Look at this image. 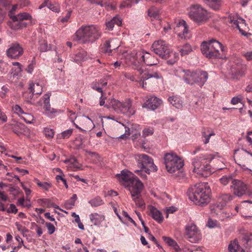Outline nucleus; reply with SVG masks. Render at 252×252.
<instances>
[{
  "mask_svg": "<svg viewBox=\"0 0 252 252\" xmlns=\"http://www.w3.org/2000/svg\"><path fill=\"white\" fill-rule=\"evenodd\" d=\"M180 76L187 84L190 85L197 84L201 87L206 82L208 74L205 71L183 69L180 72Z\"/></svg>",
  "mask_w": 252,
  "mask_h": 252,
  "instance_id": "obj_7",
  "label": "nucleus"
},
{
  "mask_svg": "<svg viewBox=\"0 0 252 252\" xmlns=\"http://www.w3.org/2000/svg\"><path fill=\"white\" fill-rule=\"evenodd\" d=\"M75 202L70 198L67 200L64 204L65 208L67 209H70L74 206Z\"/></svg>",
  "mask_w": 252,
  "mask_h": 252,
  "instance_id": "obj_53",
  "label": "nucleus"
},
{
  "mask_svg": "<svg viewBox=\"0 0 252 252\" xmlns=\"http://www.w3.org/2000/svg\"><path fill=\"white\" fill-rule=\"evenodd\" d=\"M229 22L232 24L233 27L237 28L242 35H247V33L241 29L240 26V25H241V26L245 25V21L243 19L239 18L237 15L232 16L231 15L229 17Z\"/></svg>",
  "mask_w": 252,
  "mask_h": 252,
  "instance_id": "obj_21",
  "label": "nucleus"
},
{
  "mask_svg": "<svg viewBox=\"0 0 252 252\" xmlns=\"http://www.w3.org/2000/svg\"><path fill=\"white\" fill-rule=\"evenodd\" d=\"M189 16L199 25L205 22L209 18L207 11L199 4L192 5L190 7Z\"/></svg>",
  "mask_w": 252,
  "mask_h": 252,
  "instance_id": "obj_10",
  "label": "nucleus"
},
{
  "mask_svg": "<svg viewBox=\"0 0 252 252\" xmlns=\"http://www.w3.org/2000/svg\"><path fill=\"white\" fill-rule=\"evenodd\" d=\"M12 65L14 66H17V68L15 69V71L17 73H19L22 71V69L21 67V65L19 62H13Z\"/></svg>",
  "mask_w": 252,
  "mask_h": 252,
  "instance_id": "obj_62",
  "label": "nucleus"
},
{
  "mask_svg": "<svg viewBox=\"0 0 252 252\" xmlns=\"http://www.w3.org/2000/svg\"><path fill=\"white\" fill-rule=\"evenodd\" d=\"M168 101L174 107L178 109L182 107V102L180 98L177 96H169L168 98Z\"/></svg>",
  "mask_w": 252,
  "mask_h": 252,
  "instance_id": "obj_32",
  "label": "nucleus"
},
{
  "mask_svg": "<svg viewBox=\"0 0 252 252\" xmlns=\"http://www.w3.org/2000/svg\"><path fill=\"white\" fill-rule=\"evenodd\" d=\"M233 199V196L229 193L222 194L218 198L219 204L218 205V207L221 209L227 203L232 200Z\"/></svg>",
  "mask_w": 252,
  "mask_h": 252,
  "instance_id": "obj_25",
  "label": "nucleus"
},
{
  "mask_svg": "<svg viewBox=\"0 0 252 252\" xmlns=\"http://www.w3.org/2000/svg\"><path fill=\"white\" fill-rule=\"evenodd\" d=\"M11 19L13 22H18L17 28L19 29L26 27V24L23 22V20H31L32 16L28 13L23 12L11 16Z\"/></svg>",
  "mask_w": 252,
  "mask_h": 252,
  "instance_id": "obj_20",
  "label": "nucleus"
},
{
  "mask_svg": "<svg viewBox=\"0 0 252 252\" xmlns=\"http://www.w3.org/2000/svg\"><path fill=\"white\" fill-rule=\"evenodd\" d=\"M159 10L156 7L152 6L148 10V15L149 17L154 18H158Z\"/></svg>",
  "mask_w": 252,
  "mask_h": 252,
  "instance_id": "obj_39",
  "label": "nucleus"
},
{
  "mask_svg": "<svg viewBox=\"0 0 252 252\" xmlns=\"http://www.w3.org/2000/svg\"><path fill=\"white\" fill-rule=\"evenodd\" d=\"M235 180L232 175H224L220 179L221 184L224 186L227 185L229 183H231L232 185Z\"/></svg>",
  "mask_w": 252,
  "mask_h": 252,
  "instance_id": "obj_37",
  "label": "nucleus"
},
{
  "mask_svg": "<svg viewBox=\"0 0 252 252\" xmlns=\"http://www.w3.org/2000/svg\"><path fill=\"white\" fill-rule=\"evenodd\" d=\"M135 159L137 161V166L144 169L147 174H149L151 172L157 171V167L154 164L153 159L149 156L143 154L136 155Z\"/></svg>",
  "mask_w": 252,
  "mask_h": 252,
  "instance_id": "obj_11",
  "label": "nucleus"
},
{
  "mask_svg": "<svg viewBox=\"0 0 252 252\" xmlns=\"http://www.w3.org/2000/svg\"><path fill=\"white\" fill-rule=\"evenodd\" d=\"M152 48L155 54L162 59H167L170 56L171 50L168 44L163 40H159L154 42Z\"/></svg>",
  "mask_w": 252,
  "mask_h": 252,
  "instance_id": "obj_12",
  "label": "nucleus"
},
{
  "mask_svg": "<svg viewBox=\"0 0 252 252\" xmlns=\"http://www.w3.org/2000/svg\"><path fill=\"white\" fill-rule=\"evenodd\" d=\"M154 130L153 128H145L143 130L142 136L144 137L151 135L153 134Z\"/></svg>",
  "mask_w": 252,
  "mask_h": 252,
  "instance_id": "obj_51",
  "label": "nucleus"
},
{
  "mask_svg": "<svg viewBox=\"0 0 252 252\" xmlns=\"http://www.w3.org/2000/svg\"><path fill=\"white\" fill-rule=\"evenodd\" d=\"M89 203L93 207H96L104 204L103 200L99 196H96L89 201Z\"/></svg>",
  "mask_w": 252,
  "mask_h": 252,
  "instance_id": "obj_36",
  "label": "nucleus"
},
{
  "mask_svg": "<svg viewBox=\"0 0 252 252\" xmlns=\"http://www.w3.org/2000/svg\"><path fill=\"white\" fill-rule=\"evenodd\" d=\"M12 110L15 113L18 114L19 115L21 114H24L25 113L23 111L22 108L19 105L17 104L15 105L14 106H13Z\"/></svg>",
  "mask_w": 252,
  "mask_h": 252,
  "instance_id": "obj_49",
  "label": "nucleus"
},
{
  "mask_svg": "<svg viewBox=\"0 0 252 252\" xmlns=\"http://www.w3.org/2000/svg\"><path fill=\"white\" fill-rule=\"evenodd\" d=\"M35 64V62L34 60H32V62L29 64L27 67L26 70L29 73H32L33 71L34 65Z\"/></svg>",
  "mask_w": 252,
  "mask_h": 252,
  "instance_id": "obj_55",
  "label": "nucleus"
},
{
  "mask_svg": "<svg viewBox=\"0 0 252 252\" xmlns=\"http://www.w3.org/2000/svg\"><path fill=\"white\" fill-rule=\"evenodd\" d=\"M239 152V154L240 155L244 156L245 153H247L248 154L250 155L252 157V153L246 150L243 149L241 150V151H239V150H236L234 151V154H237V153Z\"/></svg>",
  "mask_w": 252,
  "mask_h": 252,
  "instance_id": "obj_60",
  "label": "nucleus"
},
{
  "mask_svg": "<svg viewBox=\"0 0 252 252\" xmlns=\"http://www.w3.org/2000/svg\"><path fill=\"white\" fill-rule=\"evenodd\" d=\"M29 89L34 94H40L42 92V87L38 83L30 84Z\"/></svg>",
  "mask_w": 252,
  "mask_h": 252,
  "instance_id": "obj_34",
  "label": "nucleus"
},
{
  "mask_svg": "<svg viewBox=\"0 0 252 252\" xmlns=\"http://www.w3.org/2000/svg\"><path fill=\"white\" fill-rule=\"evenodd\" d=\"M51 48V45H48L46 41L44 40H41L39 41V46L38 49L40 52H46L50 50Z\"/></svg>",
  "mask_w": 252,
  "mask_h": 252,
  "instance_id": "obj_38",
  "label": "nucleus"
},
{
  "mask_svg": "<svg viewBox=\"0 0 252 252\" xmlns=\"http://www.w3.org/2000/svg\"><path fill=\"white\" fill-rule=\"evenodd\" d=\"M202 136L205 138V140L204 141L205 144H207L209 142L210 137L215 135L214 132L212 131L209 133V134H206L205 132H202Z\"/></svg>",
  "mask_w": 252,
  "mask_h": 252,
  "instance_id": "obj_48",
  "label": "nucleus"
},
{
  "mask_svg": "<svg viewBox=\"0 0 252 252\" xmlns=\"http://www.w3.org/2000/svg\"><path fill=\"white\" fill-rule=\"evenodd\" d=\"M23 48L17 42L11 44L6 51L7 57L13 59H18L23 55Z\"/></svg>",
  "mask_w": 252,
  "mask_h": 252,
  "instance_id": "obj_14",
  "label": "nucleus"
},
{
  "mask_svg": "<svg viewBox=\"0 0 252 252\" xmlns=\"http://www.w3.org/2000/svg\"><path fill=\"white\" fill-rule=\"evenodd\" d=\"M241 243L246 249L252 247V233H246L241 239Z\"/></svg>",
  "mask_w": 252,
  "mask_h": 252,
  "instance_id": "obj_27",
  "label": "nucleus"
},
{
  "mask_svg": "<svg viewBox=\"0 0 252 252\" xmlns=\"http://www.w3.org/2000/svg\"><path fill=\"white\" fill-rule=\"evenodd\" d=\"M207 225L210 228L215 227L217 226V221L210 219L208 220Z\"/></svg>",
  "mask_w": 252,
  "mask_h": 252,
  "instance_id": "obj_57",
  "label": "nucleus"
},
{
  "mask_svg": "<svg viewBox=\"0 0 252 252\" xmlns=\"http://www.w3.org/2000/svg\"><path fill=\"white\" fill-rule=\"evenodd\" d=\"M140 0H126L121 4L120 7L121 8L131 7L133 4L137 3Z\"/></svg>",
  "mask_w": 252,
  "mask_h": 252,
  "instance_id": "obj_40",
  "label": "nucleus"
},
{
  "mask_svg": "<svg viewBox=\"0 0 252 252\" xmlns=\"http://www.w3.org/2000/svg\"><path fill=\"white\" fill-rule=\"evenodd\" d=\"M71 15V11H68L66 15L61 19L60 22L62 23L67 22L70 18Z\"/></svg>",
  "mask_w": 252,
  "mask_h": 252,
  "instance_id": "obj_63",
  "label": "nucleus"
},
{
  "mask_svg": "<svg viewBox=\"0 0 252 252\" xmlns=\"http://www.w3.org/2000/svg\"><path fill=\"white\" fill-rule=\"evenodd\" d=\"M192 51V49L191 45L188 43H186L183 46L178 47V51L182 56L189 54Z\"/></svg>",
  "mask_w": 252,
  "mask_h": 252,
  "instance_id": "obj_33",
  "label": "nucleus"
},
{
  "mask_svg": "<svg viewBox=\"0 0 252 252\" xmlns=\"http://www.w3.org/2000/svg\"><path fill=\"white\" fill-rule=\"evenodd\" d=\"M48 7L49 9L56 12H58L60 11V7L58 5H54L50 3L49 4H48Z\"/></svg>",
  "mask_w": 252,
  "mask_h": 252,
  "instance_id": "obj_58",
  "label": "nucleus"
},
{
  "mask_svg": "<svg viewBox=\"0 0 252 252\" xmlns=\"http://www.w3.org/2000/svg\"><path fill=\"white\" fill-rule=\"evenodd\" d=\"M123 75H124V76L126 78L130 80L131 81H138V82H139L140 86H141L142 87V85L140 84V78H139V80L138 81V80H136L135 77V76L133 74L130 73H128V72H124L123 73Z\"/></svg>",
  "mask_w": 252,
  "mask_h": 252,
  "instance_id": "obj_47",
  "label": "nucleus"
},
{
  "mask_svg": "<svg viewBox=\"0 0 252 252\" xmlns=\"http://www.w3.org/2000/svg\"><path fill=\"white\" fill-rule=\"evenodd\" d=\"M87 58V52L84 50L80 51L76 54L73 58L74 61L76 63H80L83 61Z\"/></svg>",
  "mask_w": 252,
  "mask_h": 252,
  "instance_id": "obj_35",
  "label": "nucleus"
},
{
  "mask_svg": "<svg viewBox=\"0 0 252 252\" xmlns=\"http://www.w3.org/2000/svg\"><path fill=\"white\" fill-rule=\"evenodd\" d=\"M138 55L140 58L139 62L141 65L145 64L152 66L157 65L158 63V61L156 58L149 53L143 50H141V52Z\"/></svg>",
  "mask_w": 252,
  "mask_h": 252,
  "instance_id": "obj_15",
  "label": "nucleus"
},
{
  "mask_svg": "<svg viewBox=\"0 0 252 252\" xmlns=\"http://www.w3.org/2000/svg\"><path fill=\"white\" fill-rule=\"evenodd\" d=\"M7 212L8 213L16 214L18 212V209L14 204H10L9 207L7 210Z\"/></svg>",
  "mask_w": 252,
  "mask_h": 252,
  "instance_id": "obj_54",
  "label": "nucleus"
},
{
  "mask_svg": "<svg viewBox=\"0 0 252 252\" xmlns=\"http://www.w3.org/2000/svg\"><path fill=\"white\" fill-rule=\"evenodd\" d=\"M216 157H219V153L202 154L192 159L193 171L202 177H207L213 172L210 162Z\"/></svg>",
  "mask_w": 252,
  "mask_h": 252,
  "instance_id": "obj_5",
  "label": "nucleus"
},
{
  "mask_svg": "<svg viewBox=\"0 0 252 252\" xmlns=\"http://www.w3.org/2000/svg\"><path fill=\"white\" fill-rule=\"evenodd\" d=\"M109 105L114 110L118 112L131 116L135 114V110L132 106V101L129 98H127L123 102L115 99H109Z\"/></svg>",
  "mask_w": 252,
  "mask_h": 252,
  "instance_id": "obj_9",
  "label": "nucleus"
},
{
  "mask_svg": "<svg viewBox=\"0 0 252 252\" xmlns=\"http://www.w3.org/2000/svg\"><path fill=\"white\" fill-rule=\"evenodd\" d=\"M32 226H34L36 228V232L37 233V234L38 235V236H40L43 233V231H42V229L41 228V227L39 226H38V225H37L36 224H35L34 222L32 223Z\"/></svg>",
  "mask_w": 252,
  "mask_h": 252,
  "instance_id": "obj_59",
  "label": "nucleus"
},
{
  "mask_svg": "<svg viewBox=\"0 0 252 252\" xmlns=\"http://www.w3.org/2000/svg\"><path fill=\"white\" fill-rule=\"evenodd\" d=\"M15 225L17 227V229L18 231L21 232L22 233H24L25 232H27L28 231V230L26 229L24 227H23V226L19 224L18 222L15 223Z\"/></svg>",
  "mask_w": 252,
  "mask_h": 252,
  "instance_id": "obj_61",
  "label": "nucleus"
},
{
  "mask_svg": "<svg viewBox=\"0 0 252 252\" xmlns=\"http://www.w3.org/2000/svg\"><path fill=\"white\" fill-rule=\"evenodd\" d=\"M119 46V42L118 39H112L105 41L102 47V51L110 55L112 54V51L118 49Z\"/></svg>",
  "mask_w": 252,
  "mask_h": 252,
  "instance_id": "obj_19",
  "label": "nucleus"
},
{
  "mask_svg": "<svg viewBox=\"0 0 252 252\" xmlns=\"http://www.w3.org/2000/svg\"><path fill=\"white\" fill-rule=\"evenodd\" d=\"M21 118L27 124H31L33 120V116L29 114L24 113Z\"/></svg>",
  "mask_w": 252,
  "mask_h": 252,
  "instance_id": "obj_45",
  "label": "nucleus"
},
{
  "mask_svg": "<svg viewBox=\"0 0 252 252\" xmlns=\"http://www.w3.org/2000/svg\"><path fill=\"white\" fill-rule=\"evenodd\" d=\"M90 219L91 221L94 225H97L100 224L104 220L105 217L103 215L95 213H92L90 215Z\"/></svg>",
  "mask_w": 252,
  "mask_h": 252,
  "instance_id": "obj_29",
  "label": "nucleus"
},
{
  "mask_svg": "<svg viewBox=\"0 0 252 252\" xmlns=\"http://www.w3.org/2000/svg\"><path fill=\"white\" fill-rule=\"evenodd\" d=\"M140 52L141 50L138 51L133 50L130 52H125L123 53V56L125 58V62L128 65H132L135 67V68L139 71L140 78V83L142 85L143 88L146 89V80L152 78L157 79H160L162 78V76L158 72L141 69V64H140L139 62L140 58L138 55Z\"/></svg>",
  "mask_w": 252,
  "mask_h": 252,
  "instance_id": "obj_2",
  "label": "nucleus"
},
{
  "mask_svg": "<svg viewBox=\"0 0 252 252\" xmlns=\"http://www.w3.org/2000/svg\"><path fill=\"white\" fill-rule=\"evenodd\" d=\"M134 172L139 176L142 179H146L147 175L146 172H145L144 169H141L140 170H135Z\"/></svg>",
  "mask_w": 252,
  "mask_h": 252,
  "instance_id": "obj_52",
  "label": "nucleus"
},
{
  "mask_svg": "<svg viewBox=\"0 0 252 252\" xmlns=\"http://www.w3.org/2000/svg\"><path fill=\"white\" fill-rule=\"evenodd\" d=\"M161 100L157 97L149 96L147 97V100L143 104L142 107L155 110L161 105Z\"/></svg>",
  "mask_w": 252,
  "mask_h": 252,
  "instance_id": "obj_18",
  "label": "nucleus"
},
{
  "mask_svg": "<svg viewBox=\"0 0 252 252\" xmlns=\"http://www.w3.org/2000/svg\"><path fill=\"white\" fill-rule=\"evenodd\" d=\"M176 32H178V35L181 38H185L186 35L188 33V25L185 21L182 20L179 21L175 28Z\"/></svg>",
  "mask_w": 252,
  "mask_h": 252,
  "instance_id": "obj_22",
  "label": "nucleus"
},
{
  "mask_svg": "<svg viewBox=\"0 0 252 252\" xmlns=\"http://www.w3.org/2000/svg\"><path fill=\"white\" fill-rule=\"evenodd\" d=\"M186 235L191 243H196L201 239L202 236L199 229L196 225L190 223L186 227Z\"/></svg>",
  "mask_w": 252,
  "mask_h": 252,
  "instance_id": "obj_13",
  "label": "nucleus"
},
{
  "mask_svg": "<svg viewBox=\"0 0 252 252\" xmlns=\"http://www.w3.org/2000/svg\"><path fill=\"white\" fill-rule=\"evenodd\" d=\"M35 181L38 186L41 188L45 190H48L51 187V184L48 182H41L38 179H35Z\"/></svg>",
  "mask_w": 252,
  "mask_h": 252,
  "instance_id": "obj_42",
  "label": "nucleus"
},
{
  "mask_svg": "<svg viewBox=\"0 0 252 252\" xmlns=\"http://www.w3.org/2000/svg\"><path fill=\"white\" fill-rule=\"evenodd\" d=\"M211 189L207 183H199L190 187L187 192L189 199L196 205L203 206L210 200Z\"/></svg>",
  "mask_w": 252,
  "mask_h": 252,
  "instance_id": "obj_3",
  "label": "nucleus"
},
{
  "mask_svg": "<svg viewBox=\"0 0 252 252\" xmlns=\"http://www.w3.org/2000/svg\"><path fill=\"white\" fill-rule=\"evenodd\" d=\"M45 225L47 228L48 232L49 234H52L55 231V227L54 225L50 222H46Z\"/></svg>",
  "mask_w": 252,
  "mask_h": 252,
  "instance_id": "obj_50",
  "label": "nucleus"
},
{
  "mask_svg": "<svg viewBox=\"0 0 252 252\" xmlns=\"http://www.w3.org/2000/svg\"><path fill=\"white\" fill-rule=\"evenodd\" d=\"M44 133L46 137L48 138H52L55 134V132L53 129L46 127L44 129Z\"/></svg>",
  "mask_w": 252,
  "mask_h": 252,
  "instance_id": "obj_43",
  "label": "nucleus"
},
{
  "mask_svg": "<svg viewBox=\"0 0 252 252\" xmlns=\"http://www.w3.org/2000/svg\"><path fill=\"white\" fill-rule=\"evenodd\" d=\"M200 48L202 54L208 59H223L225 57V47L215 39L203 41Z\"/></svg>",
  "mask_w": 252,
  "mask_h": 252,
  "instance_id": "obj_6",
  "label": "nucleus"
},
{
  "mask_svg": "<svg viewBox=\"0 0 252 252\" xmlns=\"http://www.w3.org/2000/svg\"><path fill=\"white\" fill-rule=\"evenodd\" d=\"M228 251L229 252H245L236 239L230 242L228 245Z\"/></svg>",
  "mask_w": 252,
  "mask_h": 252,
  "instance_id": "obj_28",
  "label": "nucleus"
},
{
  "mask_svg": "<svg viewBox=\"0 0 252 252\" xmlns=\"http://www.w3.org/2000/svg\"><path fill=\"white\" fill-rule=\"evenodd\" d=\"M241 213H247L246 217H252V201L245 200L241 203Z\"/></svg>",
  "mask_w": 252,
  "mask_h": 252,
  "instance_id": "obj_23",
  "label": "nucleus"
},
{
  "mask_svg": "<svg viewBox=\"0 0 252 252\" xmlns=\"http://www.w3.org/2000/svg\"><path fill=\"white\" fill-rule=\"evenodd\" d=\"M72 129H69L63 131L59 136H61L63 139L68 138L72 134Z\"/></svg>",
  "mask_w": 252,
  "mask_h": 252,
  "instance_id": "obj_44",
  "label": "nucleus"
},
{
  "mask_svg": "<svg viewBox=\"0 0 252 252\" xmlns=\"http://www.w3.org/2000/svg\"><path fill=\"white\" fill-rule=\"evenodd\" d=\"M116 176L121 185L128 188L136 205L139 208H144L145 204L141 196L144 185L139 179L133 173L126 170H122L120 174H117Z\"/></svg>",
  "mask_w": 252,
  "mask_h": 252,
  "instance_id": "obj_1",
  "label": "nucleus"
},
{
  "mask_svg": "<svg viewBox=\"0 0 252 252\" xmlns=\"http://www.w3.org/2000/svg\"><path fill=\"white\" fill-rule=\"evenodd\" d=\"M162 239L168 246L173 247L176 252H178L180 250V248L177 242L171 238L163 236Z\"/></svg>",
  "mask_w": 252,
  "mask_h": 252,
  "instance_id": "obj_31",
  "label": "nucleus"
},
{
  "mask_svg": "<svg viewBox=\"0 0 252 252\" xmlns=\"http://www.w3.org/2000/svg\"><path fill=\"white\" fill-rule=\"evenodd\" d=\"M230 188L234 195L241 197L246 193L248 186L240 180H235Z\"/></svg>",
  "mask_w": 252,
  "mask_h": 252,
  "instance_id": "obj_16",
  "label": "nucleus"
},
{
  "mask_svg": "<svg viewBox=\"0 0 252 252\" xmlns=\"http://www.w3.org/2000/svg\"><path fill=\"white\" fill-rule=\"evenodd\" d=\"M34 94L30 91V92H25L24 94V97L25 100L29 103H32V100Z\"/></svg>",
  "mask_w": 252,
  "mask_h": 252,
  "instance_id": "obj_46",
  "label": "nucleus"
},
{
  "mask_svg": "<svg viewBox=\"0 0 252 252\" xmlns=\"http://www.w3.org/2000/svg\"><path fill=\"white\" fill-rule=\"evenodd\" d=\"M207 4L214 10H219L221 5V0H204Z\"/></svg>",
  "mask_w": 252,
  "mask_h": 252,
  "instance_id": "obj_30",
  "label": "nucleus"
},
{
  "mask_svg": "<svg viewBox=\"0 0 252 252\" xmlns=\"http://www.w3.org/2000/svg\"><path fill=\"white\" fill-rule=\"evenodd\" d=\"M101 35L100 28L94 25H82L73 35V40L86 44L93 43Z\"/></svg>",
  "mask_w": 252,
  "mask_h": 252,
  "instance_id": "obj_4",
  "label": "nucleus"
},
{
  "mask_svg": "<svg viewBox=\"0 0 252 252\" xmlns=\"http://www.w3.org/2000/svg\"><path fill=\"white\" fill-rule=\"evenodd\" d=\"M150 214L152 218L158 223L163 221V218L161 212L156 208L151 206L150 208Z\"/></svg>",
  "mask_w": 252,
  "mask_h": 252,
  "instance_id": "obj_26",
  "label": "nucleus"
},
{
  "mask_svg": "<svg viewBox=\"0 0 252 252\" xmlns=\"http://www.w3.org/2000/svg\"><path fill=\"white\" fill-rule=\"evenodd\" d=\"M10 126L12 131L18 136L24 134L26 132V127L22 123H16L11 125Z\"/></svg>",
  "mask_w": 252,
  "mask_h": 252,
  "instance_id": "obj_24",
  "label": "nucleus"
},
{
  "mask_svg": "<svg viewBox=\"0 0 252 252\" xmlns=\"http://www.w3.org/2000/svg\"><path fill=\"white\" fill-rule=\"evenodd\" d=\"M113 20L112 19L106 23V26L107 27V28L109 30H112L115 25L114 23L113 22Z\"/></svg>",
  "mask_w": 252,
  "mask_h": 252,
  "instance_id": "obj_64",
  "label": "nucleus"
},
{
  "mask_svg": "<svg viewBox=\"0 0 252 252\" xmlns=\"http://www.w3.org/2000/svg\"><path fill=\"white\" fill-rule=\"evenodd\" d=\"M51 95V93H48L45 94L41 99L37 102L38 105L41 106L44 104V109L47 114H53L57 112V110L53 108H51L50 104V97Z\"/></svg>",
  "mask_w": 252,
  "mask_h": 252,
  "instance_id": "obj_17",
  "label": "nucleus"
},
{
  "mask_svg": "<svg viewBox=\"0 0 252 252\" xmlns=\"http://www.w3.org/2000/svg\"><path fill=\"white\" fill-rule=\"evenodd\" d=\"M164 160L166 170L170 173L179 172L184 165V160L173 152L165 154Z\"/></svg>",
  "mask_w": 252,
  "mask_h": 252,
  "instance_id": "obj_8",
  "label": "nucleus"
},
{
  "mask_svg": "<svg viewBox=\"0 0 252 252\" xmlns=\"http://www.w3.org/2000/svg\"><path fill=\"white\" fill-rule=\"evenodd\" d=\"M113 22L115 25H117L118 26H120L122 24V19L118 16H116L112 18Z\"/></svg>",
  "mask_w": 252,
  "mask_h": 252,
  "instance_id": "obj_56",
  "label": "nucleus"
},
{
  "mask_svg": "<svg viewBox=\"0 0 252 252\" xmlns=\"http://www.w3.org/2000/svg\"><path fill=\"white\" fill-rule=\"evenodd\" d=\"M64 162L65 163H68L69 165L72 166L76 169H79L80 168V164L75 158H72L70 159H66L64 161Z\"/></svg>",
  "mask_w": 252,
  "mask_h": 252,
  "instance_id": "obj_41",
  "label": "nucleus"
}]
</instances>
